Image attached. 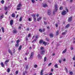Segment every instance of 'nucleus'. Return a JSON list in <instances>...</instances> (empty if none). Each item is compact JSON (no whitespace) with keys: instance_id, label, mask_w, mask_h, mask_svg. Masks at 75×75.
Masks as SVG:
<instances>
[{"instance_id":"1","label":"nucleus","mask_w":75,"mask_h":75,"mask_svg":"<svg viewBox=\"0 0 75 75\" xmlns=\"http://www.w3.org/2000/svg\"><path fill=\"white\" fill-rule=\"evenodd\" d=\"M54 10L53 11V14H55V12H57V10H58V5L57 4H55L54 5Z\"/></svg>"},{"instance_id":"2","label":"nucleus","mask_w":75,"mask_h":75,"mask_svg":"<svg viewBox=\"0 0 75 75\" xmlns=\"http://www.w3.org/2000/svg\"><path fill=\"white\" fill-rule=\"evenodd\" d=\"M72 17H70L69 18L68 21V22H71L72 21Z\"/></svg>"},{"instance_id":"3","label":"nucleus","mask_w":75,"mask_h":75,"mask_svg":"<svg viewBox=\"0 0 75 75\" xmlns=\"http://www.w3.org/2000/svg\"><path fill=\"white\" fill-rule=\"evenodd\" d=\"M67 12H66L65 11H63L62 13V15H65V14H67Z\"/></svg>"},{"instance_id":"4","label":"nucleus","mask_w":75,"mask_h":75,"mask_svg":"<svg viewBox=\"0 0 75 75\" xmlns=\"http://www.w3.org/2000/svg\"><path fill=\"white\" fill-rule=\"evenodd\" d=\"M45 53V50H40V54L42 55H44Z\"/></svg>"},{"instance_id":"5","label":"nucleus","mask_w":75,"mask_h":75,"mask_svg":"<svg viewBox=\"0 0 75 75\" xmlns=\"http://www.w3.org/2000/svg\"><path fill=\"white\" fill-rule=\"evenodd\" d=\"M33 55H34V52H32L31 53L30 59H31V58H32L33 57Z\"/></svg>"},{"instance_id":"6","label":"nucleus","mask_w":75,"mask_h":75,"mask_svg":"<svg viewBox=\"0 0 75 75\" xmlns=\"http://www.w3.org/2000/svg\"><path fill=\"white\" fill-rule=\"evenodd\" d=\"M51 14V9H49L47 12V14L48 15H50Z\"/></svg>"},{"instance_id":"7","label":"nucleus","mask_w":75,"mask_h":75,"mask_svg":"<svg viewBox=\"0 0 75 75\" xmlns=\"http://www.w3.org/2000/svg\"><path fill=\"white\" fill-rule=\"evenodd\" d=\"M3 18H4V15L3 14H1L0 16V19H2Z\"/></svg>"},{"instance_id":"8","label":"nucleus","mask_w":75,"mask_h":75,"mask_svg":"<svg viewBox=\"0 0 75 75\" xmlns=\"http://www.w3.org/2000/svg\"><path fill=\"white\" fill-rule=\"evenodd\" d=\"M13 34H16L17 33V31L15 29L13 30Z\"/></svg>"},{"instance_id":"9","label":"nucleus","mask_w":75,"mask_h":75,"mask_svg":"<svg viewBox=\"0 0 75 75\" xmlns=\"http://www.w3.org/2000/svg\"><path fill=\"white\" fill-rule=\"evenodd\" d=\"M49 36L50 38H52L54 37V35L52 33H50L49 34Z\"/></svg>"},{"instance_id":"10","label":"nucleus","mask_w":75,"mask_h":75,"mask_svg":"<svg viewBox=\"0 0 75 75\" xmlns=\"http://www.w3.org/2000/svg\"><path fill=\"white\" fill-rule=\"evenodd\" d=\"M38 57L39 59H41L42 57L41 56L40 54H38Z\"/></svg>"},{"instance_id":"11","label":"nucleus","mask_w":75,"mask_h":75,"mask_svg":"<svg viewBox=\"0 0 75 75\" xmlns=\"http://www.w3.org/2000/svg\"><path fill=\"white\" fill-rule=\"evenodd\" d=\"M17 7H22V4L21 3L19 4L17 6Z\"/></svg>"},{"instance_id":"12","label":"nucleus","mask_w":75,"mask_h":75,"mask_svg":"<svg viewBox=\"0 0 75 75\" xmlns=\"http://www.w3.org/2000/svg\"><path fill=\"white\" fill-rule=\"evenodd\" d=\"M42 6L43 7L45 8L47 7H48V5L46 4H43Z\"/></svg>"},{"instance_id":"13","label":"nucleus","mask_w":75,"mask_h":75,"mask_svg":"<svg viewBox=\"0 0 75 75\" xmlns=\"http://www.w3.org/2000/svg\"><path fill=\"white\" fill-rule=\"evenodd\" d=\"M13 20H11L10 22V24L11 25H13Z\"/></svg>"},{"instance_id":"14","label":"nucleus","mask_w":75,"mask_h":75,"mask_svg":"<svg viewBox=\"0 0 75 75\" xmlns=\"http://www.w3.org/2000/svg\"><path fill=\"white\" fill-rule=\"evenodd\" d=\"M70 26L69 24H67V25L65 26V28H68V27H69Z\"/></svg>"},{"instance_id":"15","label":"nucleus","mask_w":75,"mask_h":75,"mask_svg":"<svg viewBox=\"0 0 75 75\" xmlns=\"http://www.w3.org/2000/svg\"><path fill=\"white\" fill-rule=\"evenodd\" d=\"M47 42H45V41H44L43 43V44H44V45H47Z\"/></svg>"},{"instance_id":"16","label":"nucleus","mask_w":75,"mask_h":75,"mask_svg":"<svg viewBox=\"0 0 75 75\" xmlns=\"http://www.w3.org/2000/svg\"><path fill=\"white\" fill-rule=\"evenodd\" d=\"M67 52V49H65L62 52V54H64V53H65Z\"/></svg>"},{"instance_id":"17","label":"nucleus","mask_w":75,"mask_h":75,"mask_svg":"<svg viewBox=\"0 0 75 75\" xmlns=\"http://www.w3.org/2000/svg\"><path fill=\"white\" fill-rule=\"evenodd\" d=\"M1 64L2 67H3L4 68V64H3V62H2L1 63Z\"/></svg>"},{"instance_id":"18","label":"nucleus","mask_w":75,"mask_h":75,"mask_svg":"<svg viewBox=\"0 0 75 75\" xmlns=\"http://www.w3.org/2000/svg\"><path fill=\"white\" fill-rule=\"evenodd\" d=\"M8 52H9V53L11 54V55H13V53H12V52H11V50H9Z\"/></svg>"},{"instance_id":"19","label":"nucleus","mask_w":75,"mask_h":75,"mask_svg":"<svg viewBox=\"0 0 75 75\" xmlns=\"http://www.w3.org/2000/svg\"><path fill=\"white\" fill-rule=\"evenodd\" d=\"M21 48H22V46L21 45H20L18 49V50L20 51V50H21Z\"/></svg>"},{"instance_id":"20","label":"nucleus","mask_w":75,"mask_h":75,"mask_svg":"<svg viewBox=\"0 0 75 75\" xmlns=\"http://www.w3.org/2000/svg\"><path fill=\"white\" fill-rule=\"evenodd\" d=\"M37 39H35L33 41H32V43H33V42H36L37 41Z\"/></svg>"},{"instance_id":"21","label":"nucleus","mask_w":75,"mask_h":75,"mask_svg":"<svg viewBox=\"0 0 75 75\" xmlns=\"http://www.w3.org/2000/svg\"><path fill=\"white\" fill-rule=\"evenodd\" d=\"M54 67L56 68H58V64H55V65H54Z\"/></svg>"},{"instance_id":"22","label":"nucleus","mask_w":75,"mask_h":75,"mask_svg":"<svg viewBox=\"0 0 75 75\" xmlns=\"http://www.w3.org/2000/svg\"><path fill=\"white\" fill-rule=\"evenodd\" d=\"M4 64V65H5L6 66H8V63L7 62H5Z\"/></svg>"},{"instance_id":"23","label":"nucleus","mask_w":75,"mask_h":75,"mask_svg":"<svg viewBox=\"0 0 75 75\" xmlns=\"http://www.w3.org/2000/svg\"><path fill=\"white\" fill-rule=\"evenodd\" d=\"M40 51H42V50H44V47H41L40 48Z\"/></svg>"},{"instance_id":"24","label":"nucleus","mask_w":75,"mask_h":75,"mask_svg":"<svg viewBox=\"0 0 75 75\" xmlns=\"http://www.w3.org/2000/svg\"><path fill=\"white\" fill-rule=\"evenodd\" d=\"M1 29L3 33H4V28L3 27L1 28Z\"/></svg>"},{"instance_id":"25","label":"nucleus","mask_w":75,"mask_h":75,"mask_svg":"<svg viewBox=\"0 0 75 75\" xmlns=\"http://www.w3.org/2000/svg\"><path fill=\"white\" fill-rule=\"evenodd\" d=\"M43 42V40H40L39 41V43L40 44H42V42Z\"/></svg>"},{"instance_id":"26","label":"nucleus","mask_w":75,"mask_h":75,"mask_svg":"<svg viewBox=\"0 0 75 75\" xmlns=\"http://www.w3.org/2000/svg\"><path fill=\"white\" fill-rule=\"evenodd\" d=\"M41 19V17H40L38 19H37V21H39Z\"/></svg>"},{"instance_id":"27","label":"nucleus","mask_w":75,"mask_h":75,"mask_svg":"<svg viewBox=\"0 0 75 75\" xmlns=\"http://www.w3.org/2000/svg\"><path fill=\"white\" fill-rule=\"evenodd\" d=\"M18 45H19V43H17L16 44H15V47H17L18 46Z\"/></svg>"},{"instance_id":"28","label":"nucleus","mask_w":75,"mask_h":75,"mask_svg":"<svg viewBox=\"0 0 75 75\" xmlns=\"http://www.w3.org/2000/svg\"><path fill=\"white\" fill-rule=\"evenodd\" d=\"M42 72H43V70H42L40 72V74L41 75H43V73Z\"/></svg>"},{"instance_id":"29","label":"nucleus","mask_w":75,"mask_h":75,"mask_svg":"<svg viewBox=\"0 0 75 75\" xmlns=\"http://www.w3.org/2000/svg\"><path fill=\"white\" fill-rule=\"evenodd\" d=\"M22 18H23V17H21L19 19V21H22V20H23V19H22Z\"/></svg>"},{"instance_id":"30","label":"nucleus","mask_w":75,"mask_h":75,"mask_svg":"<svg viewBox=\"0 0 75 75\" xmlns=\"http://www.w3.org/2000/svg\"><path fill=\"white\" fill-rule=\"evenodd\" d=\"M35 16H36L34 14L32 15V17H33V18H36Z\"/></svg>"},{"instance_id":"31","label":"nucleus","mask_w":75,"mask_h":75,"mask_svg":"<svg viewBox=\"0 0 75 75\" xmlns=\"http://www.w3.org/2000/svg\"><path fill=\"white\" fill-rule=\"evenodd\" d=\"M12 17H15V14L13 13L12 15Z\"/></svg>"},{"instance_id":"32","label":"nucleus","mask_w":75,"mask_h":75,"mask_svg":"<svg viewBox=\"0 0 75 75\" xmlns=\"http://www.w3.org/2000/svg\"><path fill=\"white\" fill-rule=\"evenodd\" d=\"M7 70V72H10V68H8Z\"/></svg>"},{"instance_id":"33","label":"nucleus","mask_w":75,"mask_h":75,"mask_svg":"<svg viewBox=\"0 0 75 75\" xmlns=\"http://www.w3.org/2000/svg\"><path fill=\"white\" fill-rule=\"evenodd\" d=\"M47 61V57H45L44 59V62H45Z\"/></svg>"},{"instance_id":"34","label":"nucleus","mask_w":75,"mask_h":75,"mask_svg":"<svg viewBox=\"0 0 75 75\" xmlns=\"http://www.w3.org/2000/svg\"><path fill=\"white\" fill-rule=\"evenodd\" d=\"M39 31L40 32V33H42V29H39Z\"/></svg>"},{"instance_id":"35","label":"nucleus","mask_w":75,"mask_h":75,"mask_svg":"<svg viewBox=\"0 0 75 75\" xmlns=\"http://www.w3.org/2000/svg\"><path fill=\"white\" fill-rule=\"evenodd\" d=\"M34 68H37V64H35L34 66Z\"/></svg>"},{"instance_id":"36","label":"nucleus","mask_w":75,"mask_h":75,"mask_svg":"<svg viewBox=\"0 0 75 75\" xmlns=\"http://www.w3.org/2000/svg\"><path fill=\"white\" fill-rule=\"evenodd\" d=\"M26 38V41H28V37L26 36V38Z\"/></svg>"},{"instance_id":"37","label":"nucleus","mask_w":75,"mask_h":75,"mask_svg":"<svg viewBox=\"0 0 75 75\" xmlns=\"http://www.w3.org/2000/svg\"><path fill=\"white\" fill-rule=\"evenodd\" d=\"M8 9V8L7 7H5L4 8L5 10H7Z\"/></svg>"},{"instance_id":"38","label":"nucleus","mask_w":75,"mask_h":75,"mask_svg":"<svg viewBox=\"0 0 75 75\" xmlns=\"http://www.w3.org/2000/svg\"><path fill=\"white\" fill-rule=\"evenodd\" d=\"M20 9H21V8L19 7V8H17L16 9V10H20Z\"/></svg>"},{"instance_id":"39","label":"nucleus","mask_w":75,"mask_h":75,"mask_svg":"<svg viewBox=\"0 0 75 75\" xmlns=\"http://www.w3.org/2000/svg\"><path fill=\"white\" fill-rule=\"evenodd\" d=\"M65 10L67 11V12H69V11L68 10V9L67 8H65Z\"/></svg>"},{"instance_id":"40","label":"nucleus","mask_w":75,"mask_h":75,"mask_svg":"<svg viewBox=\"0 0 75 75\" xmlns=\"http://www.w3.org/2000/svg\"><path fill=\"white\" fill-rule=\"evenodd\" d=\"M60 10H63V8H62V7H60V8H59Z\"/></svg>"},{"instance_id":"41","label":"nucleus","mask_w":75,"mask_h":75,"mask_svg":"<svg viewBox=\"0 0 75 75\" xmlns=\"http://www.w3.org/2000/svg\"><path fill=\"white\" fill-rule=\"evenodd\" d=\"M1 3H2V4H3V3H4V0H2L1 1Z\"/></svg>"},{"instance_id":"42","label":"nucleus","mask_w":75,"mask_h":75,"mask_svg":"<svg viewBox=\"0 0 75 75\" xmlns=\"http://www.w3.org/2000/svg\"><path fill=\"white\" fill-rule=\"evenodd\" d=\"M5 62L8 63L9 62V60L8 59H7L5 61Z\"/></svg>"},{"instance_id":"43","label":"nucleus","mask_w":75,"mask_h":75,"mask_svg":"<svg viewBox=\"0 0 75 75\" xmlns=\"http://www.w3.org/2000/svg\"><path fill=\"white\" fill-rule=\"evenodd\" d=\"M25 68L26 69H28V66L27 65L25 67Z\"/></svg>"},{"instance_id":"44","label":"nucleus","mask_w":75,"mask_h":75,"mask_svg":"<svg viewBox=\"0 0 75 75\" xmlns=\"http://www.w3.org/2000/svg\"><path fill=\"white\" fill-rule=\"evenodd\" d=\"M32 2L33 3H34V2H35V0H31Z\"/></svg>"},{"instance_id":"45","label":"nucleus","mask_w":75,"mask_h":75,"mask_svg":"<svg viewBox=\"0 0 75 75\" xmlns=\"http://www.w3.org/2000/svg\"><path fill=\"white\" fill-rule=\"evenodd\" d=\"M20 42V40H17L16 42V43L18 44V43Z\"/></svg>"},{"instance_id":"46","label":"nucleus","mask_w":75,"mask_h":75,"mask_svg":"<svg viewBox=\"0 0 75 75\" xmlns=\"http://www.w3.org/2000/svg\"><path fill=\"white\" fill-rule=\"evenodd\" d=\"M28 20L29 21H31V19L30 18H29Z\"/></svg>"},{"instance_id":"47","label":"nucleus","mask_w":75,"mask_h":75,"mask_svg":"<svg viewBox=\"0 0 75 75\" xmlns=\"http://www.w3.org/2000/svg\"><path fill=\"white\" fill-rule=\"evenodd\" d=\"M46 40H47V41H49V39L48 38H46Z\"/></svg>"},{"instance_id":"48","label":"nucleus","mask_w":75,"mask_h":75,"mask_svg":"<svg viewBox=\"0 0 75 75\" xmlns=\"http://www.w3.org/2000/svg\"><path fill=\"white\" fill-rule=\"evenodd\" d=\"M31 36V34L29 33V34L28 35V37H30Z\"/></svg>"},{"instance_id":"49","label":"nucleus","mask_w":75,"mask_h":75,"mask_svg":"<svg viewBox=\"0 0 75 75\" xmlns=\"http://www.w3.org/2000/svg\"><path fill=\"white\" fill-rule=\"evenodd\" d=\"M28 54H29V53H28V52L27 51L25 53V55H28Z\"/></svg>"},{"instance_id":"50","label":"nucleus","mask_w":75,"mask_h":75,"mask_svg":"<svg viewBox=\"0 0 75 75\" xmlns=\"http://www.w3.org/2000/svg\"><path fill=\"white\" fill-rule=\"evenodd\" d=\"M69 73L70 74V75H73V73L72 71L70 72Z\"/></svg>"},{"instance_id":"51","label":"nucleus","mask_w":75,"mask_h":75,"mask_svg":"<svg viewBox=\"0 0 75 75\" xmlns=\"http://www.w3.org/2000/svg\"><path fill=\"white\" fill-rule=\"evenodd\" d=\"M59 32L58 31H57L56 32V35H58V34H59Z\"/></svg>"},{"instance_id":"52","label":"nucleus","mask_w":75,"mask_h":75,"mask_svg":"<svg viewBox=\"0 0 75 75\" xmlns=\"http://www.w3.org/2000/svg\"><path fill=\"white\" fill-rule=\"evenodd\" d=\"M18 71H16V75H17V74H18Z\"/></svg>"},{"instance_id":"53","label":"nucleus","mask_w":75,"mask_h":75,"mask_svg":"<svg viewBox=\"0 0 75 75\" xmlns=\"http://www.w3.org/2000/svg\"><path fill=\"white\" fill-rule=\"evenodd\" d=\"M71 50H73L74 48H73V47H71Z\"/></svg>"},{"instance_id":"54","label":"nucleus","mask_w":75,"mask_h":75,"mask_svg":"<svg viewBox=\"0 0 75 75\" xmlns=\"http://www.w3.org/2000/svg\"><path fill=\"white\" fill-rule=\"evenodd\" d=\"M51 64H52L51 63H49V64H48V66H49V67H50V65H51Z\"/></svg>"},{"instance_id":"55","label":"nucleus","mask_w":75,"mask_h":75,"mask_svg":"<svg viewBox=\"0 0 75 75\" xmlns=\"http://www.w3.org/2000/svg\"><path fill=\"white\" fill-rule=\"evenodd\" d=\"M44 23L45 24V25H47V23L45 21H44Z\"/></svg>"},{"instance_id":"56","label":"nucleus","mask_w":75,"mask_h":75,"mask_svg":"<svg viewBox=\"0 0 75 75\" xmlns=\"http://www.w3.org/2000/svg\"><path fill=\"white\" fill-rule=\"evenodd\" d=\"M65 34H66V33H65V32H63V33H62V34L63 35H65Z\"/></svg>"},{"instance_id":"57","label":"nucleus","mask_w":75,"mask_h":75,"mask_svg":"<svg viewBox=\"0 0 75 75\" xmlns=\"http://www.w3.org/2000/svg\"><path fill=\"white\" fill-rule=\"evenodd\" d=\"M21 27L19 26V28H18V29H21Z\"/></svg>"},{"instance_id":"58","label":"nucleus","mask_w":75,"mask_h":75,"mask_svg":"<svg viewBox=\"0 0 75 75\" xmlns=\"http://www.w3.org/2000/svg\"><path fill=\"white\" fill-rule=\"evenodd\" d=\"M55 26L56 27H58V24H55Z\"/></svg>"},{"instance_id":"59","label":"nucleus","mask_w":75,"mask_h":75,"mask_svg":"<svg viewBox=\"0 0 75 75\" xmlns=\"http://www.w3.org/2000/svg\"><path fill=\"white\" fill-rule=\"evenodd\" d=\"M36 16L38 17H39V14H37L36 15Z\"/></svg>"},{"instance_id":"60","label":"nucleus","mask_w":75,"mask_h":75,"mask_svg":"<svg viewBox=\"0 0 75 75\" xmlns=\"http://www.w3.org/2000/svg\"><path fill=\"white\" fill-rule=\"evenodd\" d=\"M53 71H54V69H51V72H53Z\"/></svg>"},{"instance_id":"61","label":"nucleus","mask_w":75,"mask_h":75,"mask_svg":"<svg viewBox=\"0 0 75 75\" xmlns=\"http://www.w3.org/2000/svg\"><path fill=\"white\" fill-rule=\"evenodd\" d=\"M73 60L74 61H75V57L73 58Z\"/></svg>"},{"instance_id":"62","label":"nucleus","mask_w":75,"mask_h":75,"mask_svg":"<svg viewBox=\"0 0 75 75\" xmlns=\"http://www.w3.org/2000/svg\"><path fill=\"white\" fill-rule=\"evenodd\" d=\"M34 19V21H36V18H33Z\"/></svg>"},{"instance_id":"63","label":"nucleus","mask_w":75,"mask_h":75,"mask_svg":"<svg viewBox=\"0 0 75 75\" xmlns=\"http://www.w3.org/2000/svg\"><path fill=\"white\" fill-rule=\"evenodd\" d=\"M8 12L7 11H6V13H5V15H7V13H8Z\"/></svg>"},{"instance_id":"64","label":"nucleus","mask_w":75,"mask_h":75,"mask_svg":"<svg viewBox=\"0 0 75 75\" xmlns=\"http://www.w3.org/2000/svg\"><path fill=\"white\" fill-rule=\"evenodd\" d=\"M47 2H48V3H51V1H48Z\"/></svg>"}]
</instances>
